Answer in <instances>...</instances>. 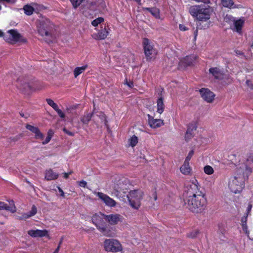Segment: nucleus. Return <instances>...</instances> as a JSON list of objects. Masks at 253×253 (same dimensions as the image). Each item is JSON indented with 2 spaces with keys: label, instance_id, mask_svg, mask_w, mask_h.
<instances>
[{
  "label": "nucleus",
  "instance_id": "nucleus-1",
  "mask_svg": "<svg viewBox=\"0 0 253 253\" xmlns=\"http://www.w3.org/2000/svg\"><path fill=\"white\" fill-rule=\"evenodd\" d=\"M186 202L187 207L194 212H200L205 208L207 199L205 194L200 190L198 181L194 179L187 187Z\"/></svg>",
  "mask_w": 253,
  "mask_h": 253
},
{
  "label": "nucleus",
  "instance_id": "nucleus-2",
  "mask_svg": "<svg viewBox=\"0 0 253 253\" xmlns=\"http://www.w3.org/2000/svg\"><path fill=\"white\" fill-rule=\"evenodd\" d=\"M212 12V9L203 5H194L189 8L190 13L199 21L206 22L204 26L200 27V28H207L209 27L211 22L209 19Z\"/></svg>",
  "mask_w": 253,
  "mask_h": 253
},
{
  "label": "nucleus",
  "instance_id": "nucleus-3",
  "mask_svg": "<svg viewBox=\"0 0 253 253\" xmlns=\"http://www.w3.org/2000/svg\"><path fill=\"white\" fill-rule=\"evenodd\" d=\"M53 27V24L47 19L40 21L38 25V33L47 42H53L56 38Z\"/></svg>",
  "mask_w": 253,
  "mask_h": 253
},
{
  "label": "nucleus",
  "instance_id": "nucleus-4",
  "mask_svg": "<svg viewBox=\"0 0 253 253\" xmlns=\"http://www.w3.org/2000/svg\"><path fill=\"white\" fill-rule=\"evenodd\" d=\"M245 185V178L242 175L236 173L235 175L229 178L228 187L234 193L242 191Z\"/></svg>",
  "mask_w": 253,
  "mask_h": 253
},
{
  "label": "nucleus",
  "instance_id": "nucleus-5",
  "mask_svg": "<svg viewBox=\"0 0 253 253\" xmlns=\"http://www.w3.org/2000/svg\"><path fill=\"white\" fill-rule=\"evenodd\" d=\"M143 195V193L140 190H132L129 192L127 198L132 208L135 210H138L139 208Z\"/></svg>",
  "mask_w": 253,
  "mask_h": 253
},
{
  "label": "nucleus",
  "instance_id": "nucleus-6",
  "mask_svg": "<svg viewBox=\"0 0 253 253\" xmlns=\"http://www.w3.org/2000/svg\"><path fill=\"white\" fill-rule=\"evenodd\" d=\"M103 246L104 250L109 252L118 253L123 251V247L120 242L114 239H105Z\"/></svg>",
  "mask_w": 253,
  "mask_h": 253
},
{
  "label": "nucleus",
  "instance_id": "nucleus-7",
  "mask_svg": "<svg viewBox=\"0 0 253 253\" xmlns=\"http://www.w3.org/2000/svg\"><path fill=\"white\" fill-rule=\"evenodd\" d=\"M143 45L147 60H151L154 59L157 54V51L148 39H144L143 40Z\"/></svg>",
  "mask_w": 253,
  "mask_h": 253
},
{
  "label": "nucleus",
  "instance_id": "nucleus-8",
  "mask_svg": "<svg viewBox=\"0 0 253 253\" xmlns=\"http://www.w3.org/2000/svg\"><path fill=\"white\" fill-rule=\"evenodd\" d=\"M98 199L103 202L105 206L110 208H113L116 206L117 202L108 195L99 192H93Z\"/></svg>",
  "mask_w": 253,
  "mask_h": 253
},
{
  "label": "nucleus",
  "instance_id": "nucleus-9",
  "mask_svg": "<svg viewBox=\"0 0 253 253\" xmlns=\"http://www.w3.org/2000/svg\"><path fill=\"white\" fill-rule=\"evenodd\" d=\"M21 36L18 32L14 30H11L4 36V40L8 42L14 43L20 40Z\"/></svg>",
  "mask_w": 253,
  "mask_h": 253
},
{
  "label": "nucleus",
  "instance_id": "nucleus-10",
  "mask_svg": "<svg viewBox=\"0 0 253 253\" xmlns=\"http://www.w3.org/2000/svg\"><path fill=\"white\" fill-rule=\"evenodd\" d=\"M123 217L118 213L110 214L105 216V220L111 225H116L123 220Z\"/></svg>",
  "mask_w": 253,
  "mask_h": 253
},
{
  "label": "nucleus",
  "instance_id": "nucleus-11",
  "mask_svg": "<svg viewBox=\"0 0 253 253\" xmlns=\"http://www.w3.org/2000/svg\"><path fill=\"white\" fill-rule=\"evenodd\" d=\"M203 99L208 103H211L214 99L215 94L208 88H203L200 90Z\"/></svg>",
  "mask_w": 253,
  "mask_h": 253
},
{
  "label": "nucleus",
  "instance_id": "nucleus-12",
  "mask_svg": "<svg viewBox=\"0 0 253 253\" xmlns=\"http://www.w3.org/2000/svg\"><path fill=\"white\" fill-rule=\"evenodd\" d=\"M245 24L244 18H240L239 19L233 20V25L232 27V29L234 31L236 32L239 34L241 35L242 34L243 27Z\"/></svg>",
  "mask_w": 253,
  "mask_h": 253
},
{
  "label": "nucleus",
  "instance_id": "nucleus-13",
  "mask_svg": "<svg viewBox=\"0 0 253 253\" xmlns=\"http://www.w3.org/2000/svg\"><path fill=\"white\" fill-rule=\"evenodd\" d=\"M105 216H106V214L101 212L94 213L92 216V221L98 229L99 228V226H102L101 224L103 221V219H105Z\"/></svg>",
  "mask_w": 253,
  "mask_h": 253
},
{
  "label": "nucleus",
  "instance_id": "nucleus-14",
  "mask_svg": "<svg viewBox=\"0 0 253 253\" xmlns=\"http://www.w3.org/2000/svg\"><path fill=\"white\" fill-rule=\"evenodd\" d=\"M28 234L33 238L43 237L48 235L46 230L32 229L27 232Z\"/></svg>",
  "mask_w": 253,
  "mask_h": 253
},
{
  "label": "nucleus",
  "instance_id": "nucleus-15",
  "mask_svg": "<svg viewBox=\"0 0 253 253\" xmlns=\"http://www.w3.org/2000/svg\"><path fill=\"white\" fill-rule=\"evenodd\" d=\"M37 212V209L35 205L32 207L31 210L29 212L21 213V215H16V218L18 220H26L35 215Z\"/></svg>",
  "mask_w": 253,
  "mask_h": 253
},
{
  "label": "nucleus",
  "instance_id": "nucleus-16",
  "mask_svg": "<svg viewBox=\"0 0 253 253\" xmlns=\"http://www.w3.org/2000/svg\"><path fill=\"white\" fill-rule=\"evenodd\" d=\"M252 172V168L248 166H244L243 168L240 167L236 170V173L239 175L244 176L245 179L247 178L249 175Z\"/></svg>",
  "mask_w": 253,
  "mask_h": 253
},
{
  "label": "nucleus",
  "instance_id": "nucleus-17",
  "mask_svg": "<svg viewBox=\"0 0 253 253\" xmlns=\"http://www.w3.org/2000/svg\"><path fill=\"white\" fill-rule=\"evenodd\" d=\"M9 206H8L6 203L3 202H0V211L6 210L9 211L12 213H14L16 211V208L15 206L14 201L11 200L9 201Z\"/></svg>",
  "mask_w": 253,
  "mask_h": 253
},
{
  "label": "nucleus",
  "instance_id": "nucleus-18",
  "mask_svg": "<svg viewBox=\"0 0 253 253\" xmlns=\"http://www.w3.org/2000/svg\"><path fill=\"white\" fill-rule=\"evenodd\" d=\"M109 33V29L105 28L101 29L97 33H94L92 35L93 39L98 40H104Z\"/></svg>",
  "mask_w": 253,
  "mask_h": 253
},
{
  "label": "nucleus",
  "instance_id": "nucleus-19",
  "mask_svg": "<svg viewBox=\"0 0 253 253\" xmlns=\"http://www.w3.org/2000/svg\"><path fill=\"white\" fill-rule=\"evenodd\" d=\"M196 128L197 126L195 123L189 124L185 135V140L186 141H189L193 137V131L196 130Z\"/></svg>",
  "mask_w": 253,
  "mask_h": 253
},
{
  "label": "nucleus",
  "instance_id": "nucleus-20",
  "mask_svg": "<svg viewBox=\"0 0 253 253\" xmlns=\"http://www.w3.org/2000/svg\"><path fill=\"white\" fill-rule=\"evenodd\" d=\"M149 124L151 127L156 128L160 127L164 125V121L161 119H155L152 117L148 115Z\"/></svg>",
  "mask_w": 253,
  "mask_h": 253
},
{
  "label": "nucleus",
  "instance_id": "nucleus-21",
  "mask_svg": "<svg viewBox=\"0 0 253 253\" xmlns=\"http://www.w3.org/2000/svg\"><path fill=\"white\" fill-rule=\"evenodd\" d=\"M26 128L35 134V137L37 139L42 140L43 138V134L40 131L39 129L34 126L27 125L26 126Z\"/></svg>",
  "mask_w": 253,
  "mask_h": 253
},
{
  "label": "nucleus",
  "instance_id": "nucleus-22",
  "mask_svg": "<svg viewBox=\"0 0 253 253\" xmlns=\"http://www.w3.org/2000/svg\"><path fill=\"white\" fill-rule=\"evenodd\" d=\"M98 229L104 236L107 237H114L115 235V232L113 228H110L102 225L101 226H99V228Z\"/></svg>",
  "mask_w": 253,
  "mask_h": 253
},
{
  "label": "nucleus",
  "instance_id": "nucleus-23",
  "mask_svg": "<svg viewBox=\"0 0 253 253\" xmlns=\"http://www.w3.org/2000/svg\"><path fill=\"white\" fill-rule=\"evenodd\" d=\"M58 174L54 172L52 169H49L46 170L45 173V179L47 180H52L58 177Z\"/></svg>",
  "mask_w": 253,
  "mask_h": 253
},
{
  "label": "nucleus",
  "instance_id": "nucleus-24",
  "mask_svg": "<svg viewBox=\"0 0 253 253\" xmlns=\"http://www.w3.org/2000/svg\"><path fill=\"white\" fill-rule=\"evenodd\" d=\"M209 71L216 79H221L223 77V73L218 68H211Z\"/></svg>",
  "mask_w": 253,
  "mask_h": 253
},
{
  "label": "nucleus",
  "instance_id": "nucleus-25",
  "mask_svg": "<svg viewBox=\"0 0 253 253\" xmlns=\"http://www.w3.org/2000/svg\"><path fill=\"white\" fill-rule=\"evenodd\" d=\"M191 168L189 166V163L184 161L183 165L180 168V171L185 175H188L191 172Z\"/></svg>",
  "mask_w": 253,
  "mask_h": 253
},
{
  "label": "nucleus",
  "instance_id": "nucleus-26",
  "mask_svg": "<svg viewBox=\"0 0 253 253\" xmlns=\"http://www.w3.org/2000/svg\"><path fill=\"white\" fill-rule=\"evenodd\" d=\"M157 112L161 114L164 110L165 105L164 101L162 97H160L158 99L157 101Z\"/></svg>",
  "mask_w": 253,
  "mask_h": 253
},
{
  "label": "nucleus",
  "instance_id": "nucleus-27",
  "mask_svg": "<svg viewBox=\"0 0 253 253\" xmlns=\"http://www.w3.org/2000/svg\"><path fill=\"white\" fill-rule=\"evenodd\" d=\"M193 58V56H186L180 61V64L183 65L184 66L190 65L192 63Z\"/></svg>",
  "mask_w": 253,
  "mask_h": 253
},
{
  "label": "nucleus",
  "instance_id": "nucleus-28",
  "mask_svg": "<svg viewBox=\"0 0 253 253\" xmlns=\"http://www.w3.org/2000/svg\"><path fill=\"white\" fill-rule=\"evenodd\" d=\"M87 66L84 65L82 67H76L74 71V74L75 78H77L78 76L83 73L85 70L87 68Z\"/></svg>",
  "mask_w": 253,
  "mask_h": 253
},
{
  "label": "nucleus",
  "instance_id": "nucleus-29",
  "mask_svg": "<svg viewBox=\"0 0 253 253\" xmlns=\"http://www.w3.org/2000/svg\"><path fill=\"white\" fill-rule=\"evenodd\" d=\"M138 137L135 135H132L128 139V145L132 147L135 146L138 143Z\"/></svg>",
  "mask_w": 253,
  "mask_h": 253
},
{
  "label": "nucleus",
  "instance_id": "nucleus-30",
  "mask_svg": "<svg viewBox=\"0 0 253 253\" xmlns=\"http://www.w3.org/2000/svg\"><path fill=\"white\" fill-rule=\"evenodd\" d=\"M145 10L149 11L156 18L159 17V10L156 8H145Z\"/></svg>",
  "mask_w": 253,
  "mask_h": 253
},
{
  "label": "nucleus",
  "instance_id": "nucleus-31",
  "mask_svg": "<svg viewBox=\"0 0 253 253\" xmlns=\"http://www.w3.org/2000/svg\"><path fill=\"white\" fill-rule=\"evenodd\" d=\"M23 9L25 14L28 15H31L34 11L33 7L29 5H25L23 8Z\"/></svg>",
  "mask_w": 253,
  "mask_h": 253
},
{
  "label": "nucleus",
  "instance_id": "nucleus-32",
  "mask_svg": "<svg viewBox=\"0 0 253 253\" xmlns=\"http://www.w3.org/2000/svg\"><path fill=\"white\" fill-rule=\"evenodd\" d=\"M104 22V18L102 17H98L91 22V24L94 27H97L99 24H101Z\"/></svg>",
  "mask_w": 253,
  "mask_h": 253
},
{
  "label": "nucleus",
  "instance_id": "nucleus-33",
  "mask_svg": "<svg viewBox=\"0 0 253 253\" xmlns=\"http://www.w3.org/2000/svg\"><path fill=\"white\" fill-rule=\"evenodd\" d=\"M92 115L90 113H87L85 115H84L81 119V121L84 124H87L88 122L90 121L91 119Z\"/></svg>",
  "mask_w": 253,
  "mask_h": 253
},
{
  "label": "nucleus",
  "instance_id": "nucleus-34",
  "mask_svg": "<svg viewBox=\"0 0 253 253\" xmlns=\"http://www.w3.org/2000/svg\"><path fill=\"white\" fill-rule=\"evenodd\" d=\"M205 173L208 175H211L214 172L213 169L210 166H206L204 168Z\"/></svg>",
  "mask_w": 253,
  "mask_h": 253
},
{
  "label": "nucleus",
  "instance_id": "nucleus-35",
  "mask_svg": "<svg viewBox=\"0 0 253 253\" xmlns=\"http://www.w3.org/2000/svg\"><path fill=\"white\" fill-rule=\"evenodd\" d=\"M222 3L224 7L231 8L233 5L232 0H221Z\"/></svg>",
  "mask_w": 253,
  "mask_h": 253
},
{
  "label": "nucleus",
  "instance_id": "nucleus-36",
  "mask_svg": "<svg viewBox=\"0 0 253 253\" xmlns=\"http://www.w3.org/2000/svg\"><path fill=\"white\" fill-rule=\"evenodd\" d=\"M20 89H21L23 91L27 92L30 90L31 86L28 83H25L21 84Z\"/></svg>",
  "mask_w": 253,
  "mask_h": 253
},
{
  "label": "nucleus",
  "instance_id": "nucleus-37",
  "mask_svg": "<svg viewBox=\"0 0 253 253\" xmlns=\"http://www.w3.org/2000/svg\"><path fill=\"white\" fill-rule=\"evenodd\" d=\"M47 104L50 106L54 110L58 108V105L51 99H46Z\"/></svg>",
  "mask_w": 253,
  "mask_h": 253
},
{
  "label": "nucleus",
  "instance_id": "nucleus-38",
  "mask_svg": "<svg viewBox=\"0 0 253 253\" xmlns=\"http://www.w3.org/2000/svg\"><path fill=\"white\" fill-rule=\"evenodd\" d=\"M75 8L79 6L84 0H70Z\"/></svg>",
  "mask_w": 253,
  "mask_h": 253
},
{
  "label": "nucleus",
  "instance_id": "nucleus-39",
  "mask_svg": "<svg viewBox=\"0 0 253 253\" xmlns=\"http://www.w3.org/2000/svg\"><path fill=\"white\" fill-rule=\"evenodd\" d=\"M246 161L249 164L253 163V153L251 152L247 154Z\"/></svg>",
  "mask_w": 253,
  "mask_h": 253
},
{
  "label": "nucleus",
  "instance_id": "nucleus-40",
  "mask_svg": "<svg viewBox=\"0 0 253 253\" xmlns=\"http://www.w3.org/2000/svg\"><path fill=\"white\" fill-rule=\"evenodd\" d=\"M242 228L243 232L247 236H249V231L248 230V226L247 223L242 224Z\"/></svg>",
  "mask_w": 253,
  "mask_h": 253
},
{
  "label": "nucleus",
  "instance_id": "nucleus-41",
  "mask_svg": "<svg viewBox=\"0 0 253 253\" xmlns=\"http://www.w3.org/2000/svg\"><path fill=\"white\" fill-rule=\"evenodd\" d=\"M205 139L204 138L201 137V136H199V137L196 138L195 139V140L197 142L196 144L197 145H200L202 144L203 143L204 140Z\"/></svg>",
  "mask_w": 253,
  "mask_h": 253
},
{
  "label": "nucleus",
  "instance_id": "nucleus-42",
  "mask_svg": "<svg viewBox=\"0 0 253 253\" xmlns=\"http://www.w3.org/2000/svg\"><path fill=\"white\" fill-rule=\"evenodd\" d=\"M193 154H194V151L193 150H191L190 151H189L187 156L186 157V159L185 160V161L186 162H189V161L190 160L191 158L193 156Z\"/></svg>",
  "mask_w": 253,
  "mask_h": 253
},
{
  "label": "nucleus",
  "instance_id": "nucleus-43",
  "mask_svg": "<svg viewBox=\"0 0 253 253\" xmlns=\"http://www.w3.org/2000/svg\"><path fill=\"white\" fill-rule=\"evenodd\" d=\"M77 183H78L79 185L82 187L85 188L87 185V182L84 180H82L80 181H77Z\"/></svg>",
  "mask_w": 253,
  "mask_h": 253
},
{
  "label": "nucleus",
  "instance_id": "nucleus-44",
  "mask_svg": "<svg viewBox=\"0 0 253 253\" xmlns=\"http://www.w3.org/2000/svg\"><path fill=\"white\" fill-rule=\"evenodd\" d=\"M57 113H58V115L62 119H64L65 117V115L64 114V113L61 110H60V109L57 108V110H55Z\"/></svg>",
  "mask_w": 253,
  "mask_h": 253
},
{
  "label": "nucleus",
  "instance_id": "nucleus-45",
  "mask_svg": "<svg viewBox=\"0 0 253 253\" xmlns=\"http://www.w3.org/2000/svg\"><path fill=\"white\" fill-rule=\"evenodd\" d=\"M125 84H126L129 87L132 88L133 87V83L130 81H128L127 79H126Z\"/></svg>",
  "mask_w": 253,
  "mask_h": 253
},
{
  "label": "nucleus",
  "instance_id": "nucleus-46",
  "mask_svg": "<svg viewBox=\"0 0 253 253\" xmlns=\"http://www.w3.org/2000/svg\"><path fill=\"white\" fill-rule=\"evenodd\" d=\"M63 131L67 134L68 135H70V136H74V133L69 130H68V129H67L66 128H63Z\"/></svg>",
  "mask_w": 253,
  "mask_h": 253
},
{
  "label": "nucleus",
  "instance_id": "nucleus-47",
  "mask_svg": "<svg viewBox=\"0 0 253 253\" xmlns=\"http://www.w3.org/2000/svg\"><path fill=\"white\" fill-rule=\"evenodd\" d=\"M246 84L251 89H253V84L251 81L247 80L246 81Z\"/></svg>",
  "mask_w": 253,
  "mask_h": 253
},
{
  "label": "nucleus",
  "instance_id": "nucleus-48",
  "mask_svg": "<svg viewBox=\"0 0 253 253\" xmlns=\"http://www.w3.org/2000/svg\"><path fill=\"white\" fill-rule=\"evenodd\" d=\"M100 117H101V119L102 122H104V123L105 124H106V120L105 115L104 114L102 113L101 114V115H100Z\"/></svg>",
  "mask_w": 253,
  "mask_h": 253
},
{
  "label": "nucleus",
  "instance_id": "nucleus-49",
  "mask_svg": "<svg viewBox=\"0 0 253 253\" xmlns=\"http://www.w3.org/2000/svg\"><path fill=\"white\" fill-rule=\"evenodd\" d=\"M51 138L49 136H47L46 137L45 139L42 142L43 144H46L48 143L51 140Z\"/></svg>",
  "mask_w": 253,
  "mask_h": 253
},
{
  "label": "nucleus",
  "instance_id": "nucleus-50",
  "mask_svg": "<svg viewBox=\"0 0 253 253\" xmlns=\"http://www.w3.org/2000/svg\"><path fill=\"white\" fill-rule=\"evenodd\" d=\"M179 29L181 31H184L187 30L186 26L182 24H179Z\"/></svg>",
  "mask_w": 253,
  "mask_h": 253
},
{
  "label": "nucleus",
  "instance_id": "nucleus-51",
  "mask_svg": "<svg viewBox=\"0 0 253 253\" xmlns=\"http://www.w3.org/2000/svg\"><path fill=\"white\" fill-rule=\"evenodd\" d=\"M247 216H248V215H247L246 216H244V217H243L242 218V219H241L242 224L247 223Z\"/></svg>",
  "mask_w": 253,
  "mask_h": 253
},
{
  "label": "nucleus",
  "instance_id": "nucleus-52",
  "mask_svg": "<svg viewBox=\"0 0 253 253\" xmlns=\"http://www.w3.org/2000/svg\"><path fill=\"white\" fill-rule=\"evenodd\" d=\"M58 189L59 192L60 193L61 196L63 197H65V194H64V192H63V191L62 190V189L60 187H58Z\"/></svg>",
  "mask_w": 253,
  "mask_h": 253
},
{
  "label": "nucleus",
  "instance_id": "nucleus-53",
  "mask_svg": "<svg viewBox=\"0 0 253 253\" xmlns=\"http://www.w3.org/2000/svg\"><path fill=\"white\" fill-rule=\"evenodd\" d=\"M53 134V132L52 130H49L47 133V136H49L51 138H52Z\"/></svg>",
  "mask_w": 253,
  "mask_h": 253
},
{
  "label": "nucleus",
  "instance_id": "nucleus-54",
  "mask_svg": "<svg viewBox=\"0 0 253 253\" xmlns=\"http://www.w3.org/2000/svg\"><path fill=\"white\" fill-rule=\"evenodd\" d=\"M60 250V245H59L57 248L56 249L55 251L53 253H59Z\"/></svg>",
  "mask_w": 253,
  "mask_h": 253
},
{
  "label": "nucleus",
  "instance_id": "nucleus-55",
  "mask_svg": "<svg viewBox=\"0 0 253 253\" xmlns=\"http://www.w3.org/2000/svg\"><path fill=\"white\" fill-rule=\"evenodd\" d=\"M115 192H114L113 193L115 194H116L117 193H119L121 191V190L119 189V188H115Z\"/></svg>",
  "mask_w": 253,
  "mask_h": 253
},
{
  "label": "nucleus",
  "instance_id": "nucleus-56",
  "mask_svg": "<svg viewBox=\"0 0 253 253\" xmlns=\"http://www.w3.org/2000/svg\"><path fill=\"white\" fill-rule=\"evenodd\" d=\"M63 174H64V177L65 178L67 179V178H68V177H69V173L65 172V173H63Z\"/></svg>",
  "mask_w": 253,
  "mask_h": 253
},
{
  "label": "nucleus",
  "instance_id": "nucleus-57",
  "mask_svg": "<svg viewBox=\"0 0 253 253\" xmlns=\"http://www.w3.org/2000/svg\"><path fill=\"white\" fill-rule=\"evenodd\" d=\"M153 198L154 200H156L157 199V196L156 194V192H154L153 194Z\"/></svg>",
  "mask_w": 253,
  "mask_h": 253
},
{
  "label": "nucleus",
  "instance_id": "nucleus-58",
  "mask_svg": "<svg viewBox=\"0 0 253 253\" xmlns=\"http://www.w3.org/2000/svg\"><path fill=\"white\" fill-rule=\"evenodd\" d=\"M252 209V206L251 205H249L248 208V212H250L251 210Z\"/></svg>",
  "mask_w": 253,
  "mask_h": 253
},
{
  "label": "nucleus",
  "instance_id": "nucleus-59",
  "mask_svg": "<svg viewBox=\"0 0 253 253\" xmlns=\"http://www.w3.org/2000/svg\"><path fill=\"white\" fill-rule=\"evenodd\" d=\"M3 36V32L1 30H0V37H2Z\"/></svg>",
  "mask_w": 253,
  "mask_h": 253
},
{
  "label": "nucleus",
  "instance_id": "nucleus-60",
  "mask_svg": "<svg viewBox=\"0 0 253 253\" xmlns=\"http://www.w3.org/2000/svg\"><path fill=\"white\" fill-rule=\"evenodd\" d=\"M68 173H69V175L72 173V171H70V172H68Z\"/></svg>",
  "mask_w": 253,
  "mask_h": 253
},
{
  "label": "nucleus",
  "instance_id": "nucleus-61",
  "mask_svg": "<svg viewBox=\"0 0 253 253\" xmlns=\"http://www.w3.org/2000/svg\"><path fill=\"white\" fill-rule=\"evenodd\" d=\"M8 0H0V1H7Z\"/></svg>",
  "mask_w": 253,
  "mask_h": 253
},
{
  "label": "nucleus",
  "instance_id": "nucleus-62",
  "mask_svg": "<svg viewBox=\"0 0 253 253\" xmlns=\"http://www.w3.org/2000/svg\"><path fill=\"white\" fill-rule=\"evenodd\" d=\"M61 244H62V241H61L59 244V245H60V246H61Z\"/></svg>",
  "mask_w": 253,
  "mask_h": 253
},
{
  "label": "nucleus",
  "instance_id": "nucleus-63",
  "mask_svg": "<svg viewBox=\"0 0 253 253\" xmlns=\"http://www.w3.org/2000/svg\"><path fill=\"white\" fill-rule=\"evenodd\" d=\"M200 25H201V23H199V24H198V26H200Z\"/></svg>",
  "mask_w": 253,
  "mask_h": 253
},
{
  "label": "nucleus",
  "instance_id": "nucleus-64",
  "mask_svg": "<svg viewBox=\"0 0 253 253\" xmlns=\"http://www.w3.org/2000/svg\"><path fill=\"white\" fill-rule=\"evenodd\" d=\"M1 9V6H0V10Z\"/></svg>",
  "mask_w": 253,
  "mask_h": 253
}]
</instances>
